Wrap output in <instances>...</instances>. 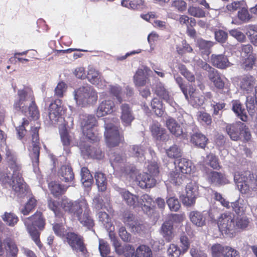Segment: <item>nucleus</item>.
Here are the masks:
<instances>
[{"instance_id": "nucleus-5", "label": "nucleus", "mask_w": 257, "mask_h": 257, "mask_svg": "<svg viewBox=\"0 0 257 257\" xmlns=\"http://www.w3.org/2000/svg\"><path fill=\"white\" fill-rule=\"evenodd\" d=\"M104 121V136L107 145L111 147L118 145L121 141L118 130L119 121L116 118H112L110 119L105 118Z\"/></svg>"}, {"instance_id": "nucleus-25", "label": "nucleus", "mask_w": 257, "mask_h": 257, "mask_svg": "<svg viewBox=\"0 0 257 257\" xmlns=\"http://www.w3.org/2000/svg\"><path fill=\"white\" fill-rule=\"evenodd\" d=\"M86 77L89 81L98 87L103 88L101 83V77L99 73L92 67L89 66Z\"/></svg>"}, {"instance_id": "nucleus-29", "label": "nucleus", "mask_w": 257, "mask_h": 257, "mask_svg": "<svg viewBox=\"0 0 257 257\" xmlns=\"http://www.w3.org/2000/svg\"><path fill=\"white\" fill-rule=\"evenodd\" d=\"M58 174L61 177V179L66 182H70L74 179V173L69 165L62 166Z\"/></svg>"}, {"instance_id": "nucleus-10", "label": "nucleus", "mask_w": 257, "mask_h": 257, "mask_svg": "<svg viewBox=\"0 0 257 257\" xmlns=\"http://www.w3.org/2000/svg\"><path fill=\"white\" fill-rule=\"evenodd\" d=\"M32 148H30V157L31 158L34 170L36 171L39 165L40 154V143L38 134V127L31 128Z\"/></svg>"}, {"instance_id": "nucleus-34", "label": "nucleus", "mask_w": 257, "mask_h": 257, "mask_svg": "<svg viewBox=\"0 0 257 257\" xmlns=\"http://www.w3.org/2000/svg\"><path fill=\"white\" fill-rule=\"evenodd\" d=\"M89 214L90 209L89 208L81 214L77 219L81 224L90 229L93 227L94 225V223L93 219L89 215Z\"/></svg>"}, {"instance_id": "nucleus-59", "label": "nucleus", "mask_w": 257, "mask_h": 257, "mask_svg": "<svg viewBox=\"0 0 257 257\" xmlns=\"http://www.w3.org/2000/svg\"><path fill=\"white\" fill-rule=\"evenodd\" d=\"M167 203L172 211H177L180 207V204L178 199L174 197H168Z\"/></svg>"}, {"instance_id": "nucleus-21", "label": "nucleus", "mask_w": 257, "mask_h": 257, "mask_svg": "<svg viewBox=\"0 0 257 257\" xmlns=\"http://www.w3.org/2000/svg\"><path fill=\"white\" fill-rule=\"evenodd\" d=\"M155 93L173 107H175L176 103L169 95V92L165 88L164 85L162 83H158L155 89Z\"/></svg>"}, {"instance_id": "nucleus-53", "label": "nucleus", "mask_w": 257, "mask_h": 257, "mask_svg": "<svg viewBox=\"0 0 257 257\" xmlns=\"http://www.w3.org/2000/svg\"><path fill=\"white\" fill-rule=\"evenodd\" d=\"M246 34L249 38L250 42L255 46H257V26L250 25L248 27Z\"/></svg>"}, {"instance_id": "nucleus-38", "label": "nucleus", "mask_w": 257, "mask_h": 257, "mask_svg": "<svg viewBox=\"0 0 257 257\" xmlns=\"http://www.w3.org/2000/svg\"><path fill=\"white\" fill-rule=\"evenodd\" d=\"M6 158L13 172L21 171V166L17 162L16 157L10 151L6 152Z\"/></svg>"}, {"instance_id": "nucleus-8", "label": "nucleus", "mask_w": 257, "mask_h": 257, "mask_svg": "<svg viewBox=\"0 0 257 257\" xmlns=\"http://www.w3.org/2000/svg\"><path fill=\"white\" fill-rule=\"evenodd\" d=\"M96 123V119L92 115H84L81 117V127L84 135L93 142L98 140V137L93 132V127Z\"/></svg>"}, {"instance_id": "nucleus-62", "label": "nucleus", "mask_w": 257, "mask_h": 257, "mask_svg": "<svg viewBox=\"0 0 257 257\" xmlns=\"http://www.w3.org/2000/svg\"><path fill=\"white\" fill-rule=\"evenodd\" d=\"M36 204V199L34 198H30L25 207L22 209V213L24 215H28L35 208Z\"/></svg>"}, {"instance_id": "nucleus-61", "label": "nucleus", "mask_w": 257, "mask_h": 257, "mask_svg": "<svg viewBox=\"0 0 257 257\" xmlns=\"http://www.w3.org/2000/svg\"><path fill=\"white\" fill-rule=\"evenodd\" d=\"M99 250L102 257H106L110 252V248L107 242L103 239L99 240Z\"/></svg>"}, {"instance_id": "nucleus-27", "label": "nucleus", "mask_w": 257, "mask_h": 257, "mask_svg": "<svg viewBox=\"0 0 257 257\" xmlns=\"http://www.w3.org/2000/svg\"><path fill=\"white\" fill-rule=\"evenodd\" d=\"M166 126L170 132L174 136L179 137L184 135L182 127L173 118H170L167 120Z\"/></svg>"}, {"instance_id": "nucleus-17", "label": "nucleus", "mask_w": 257, "mask_h": 257, "mask_svg": "<svg viewBox=\"0 0 257 257\" xmlns=\"http://www.w3.org/2000/svg\"><path fill=\"white\" fill-rule=\"evenodd\" d=\"M208 181L211 184L217 186L228 184L229 181L223 174L216 172L210 171L206 173Z\"/></svg>"}, {"instance_id": "nucleus-19", "label": "nucleus", "mask_w": 257, "mask_h": 257, "mask_svg": "<svg viewBox=\"0 0 257 257\" xmlns=\"http://www.w3.org/2000/svg\"><path fill=\"white\" fill-rule=\"evenodd\" d=\"M174 164L176 171L182 174H190L194 169L191 162L185 158L175 160Z\"/></svg>"}, {"instance_id": "nucleus-54", "label": "nucleus", "mask_w": 257, "mask_h": 257, "mask_svg": "<svg viewBox=\"0 0 257 257\" xmlns=\"http://www.w3.org/2000/svg\"><path fill=\"white\" fill-rule=\"evenodd\" d=\"M109 230L110 232L109 233V237L115 248L116 252L119 254L123 253L124 252L123 247L121 246L120 243L117 239L114 233L111 232L112 229H111V230Z\"/></svg>"}, {"instance_id": "nucleus-37", "label": "nucleus", "mask_w": 257, "mask_h": 257, "mask_svg": "<svg viewBox=\"0 0 257 257\" xmlns=\"http://www.w3.org/2000/svg\"><path fill=\"white\" fill-rule=\"evenodd\" d=\"M207 141V138L201 133H196L191 137L192 143L201 148H204L206 147Z\"/></svg>"}, {"instance_id": "nucleus-33", "label": "nucleus", "mask_w": 257, "mask_h": 257, "mask_svg": "<svg viewBox=\"0 0 257 257\" xmlns=\"http://www.w3.org/2000/svg\"><path fill=\"white\" fill-rule=\"evenodd\" d=\"M190 99H187L194 107L201 106L204 103V97L195 92L193 88L189 91Z\"/></svg>"}, {"instance_id": "nucleus-39", "label": "nucleus", "mask_w": 257, "mask_h": 257, "mask_svg": "<svg viewBox=\"0 0 257 257\" xmlns=\"http://www.w3.org/2000/svg\"><path fill=\"white\" fill-rule=\"evenodd\" d=\"M81 181L85 187H89L91 186L93 181L92 175L88 169L86 167H83L81 171Z\"/></svg>"}, {"instance_id": "nucleus-31", "label": "nucleus", "mask_w": 257, "mask_h": 257, "mask_svg": "<svg viewBox=\"0 0 257 257\" xmlns=\"http://www.w3.org/2000/svg\"><path fill=\"white\" fill-rule=\"evenodd\" d=\"M110 162L114 169L117 170L120 167L121 171L123 172V169L121 168L125 162V158L119 153H114L111 154L110 156Z\"/></svg>"}, {"instance_id": "nucleus-6", "label": "nucleus", "mask_w": 257, "mask_h": 257, "mask_svg": "<svg viewBox=\"0 0 257 257\" xmlns=\"http://www.w3.org/2000/svg\"><path fill=\"white\" fill-rule=\"evenodd\" d=\"M61 207L65 212H68L78 218L85 211L89 209L86 200L84 199L71 201L67 198L61 201Z\"/></svg>"}, {"instance_id": "nucleus-30", "label": "nucleus", "mask_w": 257, "mask_h": 257, "mask_svg": "<svg viewBox=\"0 0 257 257\" xmlns=\"http://www.w3.org/2000/svg\"><path fill=\"white\" fill-rule=\"evenodd\" d=\"M121 5L132 10H142L145 7L143 0H122Z\"/></svg>"}, {"instance_id": "nucleus-3", "label": "nucleus", "mask_w": 257, "mask_h": 257, "mask_svg": "<svg viewBox=\"0 0 257 257\" xmlns=\"http://www.w3.org/2000/svg\"><path fill=\"white\" fill-rule=\"evenodd\" d=\"M24 222L27 230L36 244L41 247V244L39 239L40 233L37 229L42 230L45 226L44 219L41 212H36L34 215L24 219Z\"/></svg>"}, {"instance_id": "nucleus-4", "label": "nucleus", "mask_w": 257, "mask_h": 257, "mask_svg": "<svg viewBox=\"0 0 257 257\" xmlns=\"http://www.w3.org/2000/svg\"><path fill=\"white\" fill-rule=\"evenodd\" d=\"M74 99L77 105L82 107L95 103L97 100V93L91 86H81L73 92Z\"/></svg>"}, {"instance_id": "nucleus-14", "label": "nucleus", "mask_w": 257, "mask_h": 257, "mask_svg": "<svg viewBox=\"0 0 257 257\" xmlns=\"http://www.w3.org/2000/svg\"><path fill=\"white\" fill-rule=\"evenodd\" d=\"M120 118L122 124L124 126L130 125L135 119L132 108L129 104L123 103L120 105Z\"/></svg>"}, {"instance_id": "nucleus-23", "label": "nucleus", "mask_w": 257, "mask_h": 257, "mask_svg": "<svg viewBox=\"0 0 257 257\" xmlns=\"http://www.w3.org/2000/svg\"><path fill=\"white\" fill-rule=\"evenodd\" d=\"M211 60L214 66L220 69H224L230 66V63L228 58L223 54H212Z\"/></svg>"}, {"instance_id": "nucleus-28", "label": "nucleus", "mask_w": 257, "mask_h": 257, "mask_svg": "<svg viewBox=\"0 0 257 257\" xmlns=\"http://www.w3.org/2000/svg\"><path fill=\"white\" fill-rule=\"evenodd\" d=\"M120 194L127 205L133 207L139 206V198L137 196L125 190H122Z\"/></svg>"}, {"instance_id": "nucleus-12", "label": "nucleus", "mask_w": 257, "mask_h": 257, "mask_svg": "<svg viewBox=\"0 0 257 257\" xmlns=\"http://www.w3.org/2000/svg\"><path fill=\"white\" fill-rule=\"evenodd\" d=\"M198 195V186L195 182H191L186 186V193L182 195V201L184 205L190 206L195 203Z\"/></svg>"}, {"instance_id": "nucleus-36", "label": "nucleus", "mask_w": 257, "mask_h": 257, "mask_svg": "<svg viewBox=\"0 0 257 257\" xmlns=\"http://www.w3.org/2000/svg\"><path fill=\"white\" fill-rule=\"evenodd\" d=\"M147 148L146 145H134L130 147V152L133 156L142 160Z\"/></svg>"}, {"instance_id": "nucleus-55", "label": "nucleus", "mask_w": 257, "mask_h": 257, "mask_svg": "<svg viewBox=\"0 0 257 257\" xmlns=\"http://www.w3.org/2000/svg\"><path fill=\"white\" fill-rule=\"evenodd\" d=\"M205 162L214 169H218L220 168L218 158L213 154H209L206 156Z\"/></svg>"}, {"instance_id": "nucleus-22", "label": "nucleus", "mask_w": 257, "mask_h": 257, "mask_svg": "<svg viewBox=\"0 0 257 257\" xmlns=\"http://www.w3.org/2000/svg\"><path fill=\"white\" fill-rule=\"evenodd\" d=\"M255 78L251 75H244L239 79V87L244 91L249 93L255 85Z\"/></svg>"}, {"instance_id": "nucleus-50", "label": "nucleus", "mask_w": 257, "mask_h": 257, "mask_svg": "<svg viewBox=\"0 0 257 257\" xmlns=\"http://www.w3.org/2000/svg\"><path fill=\"white\" fill-rule=\"evenodd\" d=\"M48 206L50 209L54 212L56 216H61L62 212L61 211V205L59 206V204L57 201L49 199L48 200Z\"/></svg>"}, {"instance_id": "nucleus-56", "label": "nucleus", "mask_w": 257, "mask_h": 257, "mask_svg": "<svg viewBox=\"0 0 257 257\" xmlns=\"http://www.w3.org/2000/svg\"><path fill=\"white\" fill-rule=\"evenodd\" d=\"M226 249V246H223L220 244H213L211 247V253L213 257L223 256V253Z\"/></svg>"}, {"instance_id": "nucleus-16", "label": "nucleus", "mask_w": 257, "mask_h": 257, "mask_svg": "<svg viewBox=\"0 0 257 257\" xmlns=\"http://www.w3.org/2000/svg\"><path fill=\"white\" fill-rule=\"evenodd\" d=\"M244 127V123L238 121L235 123L227 124L226 131L232 140L237 141L240 139L241 129Z\"/></svg>"}, {"instance_id": "nucleus-47", "label": "nucleus", "mask_w": 257, "mask_h": 257, "mask_svg": "<svg viewBox=\"0 0 257 257\" xmlns=\"http://www.w3.org/2000/svg\"><path fill=\"white\" fill-rule=\"evenodd\" d=\"M4 244L7 245L6 249L13 256L17 255L18 249L14 241L10 238H7L4 240Z\"/></svg>"}, {"instance_id": "nucleus-64", "label": "nucleus", "mask_w": 257, "mask_h": 257, "mask_svg": "<svg viewBox=\"0 0 257 257\" xmlns=\"http://www.w3.org/2000/svg\"><path fill=\"white\" fill-rule=\"evenodd\" d=\"M61 141L64 146H68L70 144V137L64 125L61 126L59 130Z\"/></svg>"}, {"instance_id": "nucleus-9", "label": "nucleus", "mask_w": 257, "mask_h": 257, "mask_svg": "<svg viewBox=\"0 0 257 257\" xmlns=\"http://www.w3.org/2000/svg\"><path fill=\"white\" fill-rule=\"evenodd\" d=\"M218 226L222 233L233 234L235 230L234 215L231 212L221 214L218 219Z\"/></svg>"}, {"instance_id": "nucleus-52", "label": "nucleus", "mask_w": 257, "mask_h": 257, "mask_svg": "<svg viewBox=\"0 0 257 257\" xmlns=\"http://www.w3.org/2000/svg\"><path fill=\"white\" fill-rule=\"evenodd\" d=\"M98 218L99 221L101 222L106 229L111 230V227H112L111 220L108 215L106 212L102 211L99 212L98 213Z\"/></svg>"}, {"instance_id": "nucleus-58", "label": "nucleus", "mask_w": 257, "mask_h": 257, "mask_svg": "<svg viewBox=\"0 0 257 257\" xmlns=\"http://www.w3.org/2000/svg\"><path fill=\"white\" fill-rule=\"evenodd\" d=\"M166 154L170 158H177L181 156V151L176 145H173L166 150Z\"/></svg>"}, {"instance_id": "nucleus-24", "label": "nucleus", "mask_w": 257, "mask_h": 257, "mask_svg": "<svg viewBox=\"0 0 257 257\" xmlns=\"http://www.w3.org/2000/svg\"><path fill=\"white\" fill-rule=\"evenodd\" d=\"M154 204L152 198L148 194H144L139 199L138 207H141L143 211L146 213H148L152 210Z\"/></svg>"}, {"instance_id": "nucleus-20", "label": "nucleus", "mask_w": 257, "mask_h": 257, "mask_svg": "<svg viewBox=\"0 0 257 257\" xmlns=\"http://www.w3.org/2000/svg\"><path fill=\"white\" fill-rule=\"evenodd\" d=\"M151 70L145 67L143 68L139 69L134 76V81L136 86H143L146 85L148 79V76Z\"/></svg>"}, {"instance_id": "nucleus-63", "label": "nucleus", "mask_w": 257, "mask_h": 257, "mask_svg": "<svg viewBox=\"0 0 257 257\" xmlns=\"http://www.w3.org/2000/svg\"><path fill=\"white\" fill-rule=\"evenodd\" d=\"M182 250H180L178 246L175 244H170L167 249V254L169 257H179L181 253Z\"/></svg>"}, {"instance_id": "nucleus-13", "label": "nucleus", "mask_w": 257, "mask_h": 257, "mask_svg": "<svg viewBox=\"0 0 257 257\" xmlns=\"http://www.w3.org/2000/svg\"><path fill=\"white\" fill-rule=\"evenodd\" d=\"M65 237V240L73 249L85 253L86 248L80 236L74 232H68Z\"/></svg>"}, {"instance_id": "nucleus-41", "label": "nucleus", "mask_w": 257, "mask_h": 257, "mask_svg": "<svg viewBox=\"0 0 257 257\" xmlns=\"http://www.w3.org/2000/svg\"><path fill=\"white\" fill-rule=\"evenodd\" d=\"M233 111L239 117L242 121H245L247 120L246 112L244 108L241 107V104L237 101L233 102Z\"/></svg>"}, {"instance_id": "nucleus-35", "label": "nucleus", "mask_w": 257, "mask_h": 257, "mask_svg": "<svg viewBox=\"0 0 257 257\" xmlns=\"http://www.w3.org/2000/svg\"><path fill=\"white\" fill-rule=\"evenodd\" d=\"M197 45L201 53L208 56L211 53V48L213 45V43L210 41L200 39L197 40Z\"/></svg>"}, {"instance_id": "nucleus-60", "label": "nucleus", "mask_w": 257, "mask_h": 257, "mask_svg": "<svg viewBox=\"0 0 257 257\" xmlns=\"http://www.w3.org/2000/svg\"><path fill=\"white\" fill-rule=\"evenodd\" d=\"M25 115H30L34 119H38L39 117L40 113L34 99L33 101V103L28 107L27 114Z\"/></svg>"}, {"instance_id": "nucleus-1", "label": "nucleus", "mask_w": 257, "mask_h": 257, "mask_svg": "<svg viewBox=\"0 0 257 257\" xmlns=\"http://www.w3.org/2000/svg\"><path fill=\"white\" fill-rule=\"evenodd\" d=\"M1 183L6 187H10L17 194L21 195L25 193L27 185L22 177L21 171L10 173H3L0 175Z\"/></svg>"}, {"instance_id": "nucleus-11", "label": "nucleus", "mask_w": 257, "mask_h": 257, "mask_svg": "<svg viewBox=\"0 0 257 257\" xmlns=\"http://www.w3.org/2000/svg\"><path fill=\"white\" fill-rule=\"evenodd\" d=\"M60 99H56L51 103L49 107V123L55 124L58 122H62V112L64 111L63 106L61 105Z\"/></svg>"}, {"instance_id": "nucleus-32", "label": "nucleus", "mask_w": 257, "mask_h": 257, "mask_svg": "<svg viewBox=\"0 0 257 257\" xmlns=\"http://www.w3.org/2000/svg\"><path fill=\"white\" fill-rule=\"evenodd\" d=\"M161 233L166 240L171 241L173 237V225L170 222H165L162 225Z\"/></svg>"}, {"instance_id": "nucleus-15", "label": "nucleus", "mask_w": 257, "mask_h": 257, "mask_svg": "<svg viewBox=\"0 0 257 257\" xmlns=\"http://www.w3.org/2000/svg\"><path fill=\"white\" fill-rule=\"evenodd\" d=\"M114 106V103L112 100L110 98L105 99L99 103L96 114L99 117L110 114L113 111Z\"/></svg>"}, {"instance_id": "nucleus-57", "label": "nucleus", "mask_w": 257, "mask_h": 257, "mask_svg": "<svg viewBox=\"0 0 257 257\" xmlns=\"http://www.w3.org/2000/svg\"><path fill=\"white\" fill-rule=\"evenodd\" d=\"M108 89L110 93L116 97V99L119 103H121L122 101L121 97L122 90L121 87L116 84L114 85H109Z\"/></svg>"}, {"instance_id": "nucleus-43", "label": "nucleus", "mask_w": 257, "mask_h": 257, "mask_svg": "<svg viewBox=\"0 0 257 257\" xmlns=\"http://www.w3.org/2000/svg\"><path fill=\"white\" fill-rule=\"evenodd\" d=\"M151 107L155 114L161 116L164 113V109L162 102L157 98H154L151 101Z\"/></svg>"}, {"instance_id": "nucleus-44", "label": "nucleus", "mask_w": 257, "mask_h": 257, "mask_svg": "<svg viewBox=\"0 0 257 257\" xmlns=\"http://www.w3.org/2000/svg\"><path fill=\"white\" fill-rule=\"evenodd\" d=\"M231 205L233 211L237 214L244 212L246 207L245 201L240 199L231 203Z\"/></svg>"}, {"instance_id": "nucleus-51", "label": "nucleus", "mask_w": 257, "mask_h": 257, "mask_svg": "<svg viewBox=\"0 0 257 257\" xmlns=\"http://www.w3.org/2000/svg\"><path fill=\"white\" fill-rule=\"evenodd\" d=\"M151 130L153 137L157 140L161 139L165 132V130L157 123H154L152 125Z\"/></svg>"}, {"instance_id": "nucleus-40", "label": "nucleus", "mask_w": 257, "mask_h": 257, "mask_svg": "<svg viewBox=\"0 0 257 257\" xmlns=\"http://www.w3.org/2000/svg\"><path fill=\"white\" fill-rule=\"evenodd\" d=\"M49 188L51 193L55 196H59L66 191L67 187L62 186L56 182H52L49 184Z\"/></svg>"}, {"instance_id": "nucleus-46", "label": "nucleus", "mask_w": 257, "mask_h": 257, "mask_svg": "<svg viewBox=\"0 0 257 257\" xmlns=\"http://www.w3.org/2000/svg\"><path fill=\"white\" fill-rule=\"evenodd\" d=\"M184 179V176L183 174L181 173L180 172L177 171L176 170L175 171L171 173L169 177V181L175 185H180L181 184Z\"/></svg>"}, {"instance_id": "nucleus-48", "label": "nucleus", "mask_w": 257, "mask_h": 257, "mask_svg": "<svg viewBox=\"0 0 257 257\" xmlns=\"http://www.w3.org/2000/svg\"><path fill=\"white\" fill-rule=\"evenodd\" d=\"M3 220L7 225L14 226L19 220L18 217L13 213L6 212L2 216Z\"/></svg>"}, {"instance_id": "nucleus-18", "label": "nucleus", "mask_w": 257, "mask_h": 257, "mask_svg": "<svg viewBox=\"0 0 257 257\" xmlns=\"http://www.w3.org/2000/svg\"><path fill=\"white\" fill-rule=\"evenodd\" d=\"M136 181L138 185L143 189L152 188L156 184L155 179L150 175L145 173L138 174Z\"/></svg>"}, {"instance_id": "nucleus-42", "label": "nucleus", "mask_w": 257, "mask_h": 257, "mask_svg": "<svg viewBox=\"0 0 257 257\" xmlns=\"http://www.w3.org/2000/svg\"><path fill=\"white\" fill-rule=\"evenodd\" d=\"M135 257H152V251L149 246L141 245L136 250Z\"/></svg>"}, {"instance_id": "nucleus-2", "label": "nucleus", "mask_w": 257, "mask_h": 257, "mask_svg": "<svg viewBox=\"0 0 257 257\" xmlns=\"http://www.w3.org/2000/svg\"><path fill=\"white\" fill-rule=\"evenodd\" d=\"M234 180L242 193H247L250 189L257 191V175L251 174L249 171L236 172Z\"/></svg>"}, {"instance_id": "nucleus-45", "label": "nucleus", "mask_w": 257, "mask_h": 257, "mask_svg": "<svg viewBox=\"0 0 257 257\" xmlns=\"http://www.w3.org/2000/svg\"><path fill=\"white\" fill-rule=\"evenodd\" d=\"M99 190L104 191L106 189V178L103 173L96 172L94 176Z\"/></svg>"}, {"instance_id": "nucleus-26", "label": "nucleus", "mask_w": 257, "mask_h": 257, "mask_svg": "<svg viewBox=\"0 0 257 257\" xmlns=\"http://www.w3.org/2000/svg\"><path fill=\"white\" fill-rule=\"evenodd\" d=\"M191 222L196 226L202 227L205 224L206 218L202 212L193 211L189 213Z\"/></svg>"}, {"instance_id": "nucleus-7", "label": "nucleus", "mask_w": 257, "mask_h": 257, "mask_svg": "<svg viewBox=\"0 0 257 257\" xmlns=\"http://www.w3.org/2000/svg\"><path fill=\"white\" fill-rule=\"evenodd\" d=\"M19 99L15 101L14 106L17 110L22 111L27 114V109L33 103L34 99L32 90L28 88L20 89L18 91Z\"/></svg>"}, {"instance_id": "nucleus-49", "label": "nucleus", "mask_w": 257, "mask_h": 257, "mask_svg": "<svg viewBox=\"0 0 257 257\" xmlns=\"http://www.w3.org/2000/svg\"><path fill=\"white\" fill-rule=\"evenodd\" d=\"M255 58L254 55H249L248 57L242 58L241 66L246 70H251L255 63Z\"/></svg>"}]
</instances>
